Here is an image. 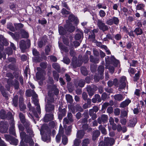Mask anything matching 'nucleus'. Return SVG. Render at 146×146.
I'll return each mask as SVG.
<instances>
[{
	"instance_id": "44",
	"label": "nucleus",
	"mask_w": 146,
	"mask_h": 146,
	"mask_svg": "<svg viewBox=\"0 0 146 146\" xmlns=\"http://www.w3.org/2000/svg\"><path fill=\"white\" fill-rule=\"evenodd\" d=\"M24 126L26 127V129H28L30 125V122L27 120H26L23 123H22Z\"/></svg>"
},
{
	"instance_id": "12",
	"label": "nucleus",
	"mask_w": 146,
	"mask_h": 146,
	"mask_svg": "<svg viewBox=\"0 0 146 146\" xmlns=\"http://www.w3.org/2000/svg\"><path fill=\"white\" fill-rule=\"evenodd\" d=\"M104 142L106 143V146H109L114 144V140L113 138L107 137L105 138Z\"/></svg>"
},
{
	"instance_id": "57",
	"label": "nucleus",
	"mask_w": 146,
	"mask_h": 146,
	"mask_svg": "<svg viewBox=\"0 0 146 146\" xmlns=\"http://www.w3.org/2000/svg\"><path fill=\"white\" fill-rule=\"evenodd\" d=\"M89 143V140L88 139H86L83 140L82 142V145L88 146Z\"/></svg>"
},
{
	"instance_id": "48",
	"label": "nucleus",
	"mask_w": 146,
	"mask_h": 146,
	"mask_svg": "<svg viewBox=\"0 0 146 146\" xmlns=\"http://www.w3.org/2000/svg\"><path fill=\"white\" fill-rule=\"evenodd\" d=\"M128 111L127 110H123L121 112V116L122 117H126L127 115V113Z\"/></svg>"
},
{
	"instance_id": "22",
	"label": "nucleus",
	"mask_w": 146,
	"mask_h": 146,
	"mask_svg": "<svg viewBox=\"0 0 146 146\" xmlns=\"http://www.w3.org/2000/svg\"><path fill=\"white\" fill-rule=\"evenodd\" d=\"M100 133L98 130H96L93 132L92 135V139L95 140L96 138L100 135Z\"/></svg>"
},
{
	"instance_id": "64",
	"label": "nucleus",
	"mask_w": 146,
	"mask_h": 146,
	"mask_svg": "<svg viewBox=\"0 0 146 146\" xmlns=\"http://www.w3.org/2000/svg\"><path fill=\"white\" fill-rule=\"evenodd\" d=\"M6 118H7L8 119H11L12 120L13 119L12 114L10 112L8 113L7 115H6Z\"/></svg>"
},
{
	"instance_id": "30",
	"label": "nucleus",
	"mask_w": 146,
	"mask_h": 146,
	"mask_svg": "<svg viewBox=\"0 0 146 146\" xmlns=\"http://www.w3.org/2000/svg\"><path fill=\"white\" fill-rule=\"evenodd\" d=\"M19 117L22 123H23L26 120L24 115L21 113H20L19 114Z\"/></svg>"
},
{
	"instance_id": "50",
	"label": "nucleus",
	"mask_w": 146,
	"mask_h": 146,
	"mask_svg": "<svg viewBox=\"0 0 146 146\" xmlns=\"http://www.w3.org/2000/svg\"><path fill=\"white\" fill-rule=\"evenodd\" d=\"M22 36L23 38H27L29 37L28 33L25 31L23 30L21 31Z\"/></svg>"
},
{
	"instance_id": "16",
	"label": "nucleus",
	"mask_w": 146,
	"mask_h": 146,
	"mask_svg": "<svg viewBox=\"0 0 146 146\" xmlns=\"http://www.w3.org/2000/svg\"><path fill=\"white\" fill-rule=\"evenodd\" d=\"M67 27H65V29L68 31L70 32H72L74 31L75 30V27L74 26L72 25L70 23L67 22Z\"/></svg>"
},
{
	"instance_id": "41",
	"label": "nucleus",
	"mask_w": 146,
	"mask_h": 146,
	"mask_svg": "<svg viewBox=\"0 0 146 146\" xmlns=\"http://www.w3.org/2000/svg\"><path fill=\"white\" fill-rule=\"evenodd\" d=\"M53 67L58 71L60 70V67L59 65L56 63H53L52 64Z\"/></svg>"
},
{
	"instance_id": "61",
	"label": "nucleus",
	"mask_w": 146,
	"mask_h": 146,
	"mask_svg": "<svg viewBox=\"0 0 146 146\" xmlns=\"http://www.w3.org/2000/svg\"><path fill=\"white\" fill-rule=\"evenodd\" d=\"M100 16L101 17H104L106 15L105 12L103 10H100L99 12Z\"/></svg>"
},
{
	"instance_id": "13",
	"label": "nucleus",
	"mask_w": 146,
	"mask_h": 146,
	"mask_svg": "<svg viewBox=\"0 0 146 146\" xmlns=\"http://www.w3.org/2000/svg\"><path fill=\"white\" fill-rule=\"evenodd\" d=\"M77 18L75 17L73 15H70L68 17V20H67L66 22L68 23H70L71 22V24L73 25L75 23L77 22Z\"/></svg>"
},
{
	"instance_id": "7",
	"label": "nucleus",
	"mask_w": 146,
	"mask_h": 146,
	"mask_svg": "<svg viewBox=\"0 0 146 146\" xmlns=\"http://www.w3.org/2000/svg\"><path fill=\"white\" fill-rule=\"evenodd\" d=\"M119 20L117 17H113L111 19L107 20L106 23L110 25H112L113 24L117 25L119 23Z\"/></svg>"
},
{
	"instance_id": "8",
	"label": "nucleus",
	"mask_w": 146,
	"mask_h": 146,
	"mask_svg": "<svg viewBox=\"0 0 146 146\" xmlns=\"http://www.w3.org/2000/svg\"><path fill=\"white\" fill-rule=\"evenodd\" d=\"M8 126L7 123L1 122L0 124V132L2 133H6L8 130Z\"/></svg>"
},
{
	"instance_id": "32",
	"label": "nucleus",
	"mask_w": 146,
	"mask_h": 146,
	"mask_svg": "<svg viewBox=\"0 0 146 146\" xmlns=\"http://www.w3.org/2000/svg\"><path fill=\"white\" fill-rule=\"evenodd\" d=\"M51 90L54 91V92L56 95H57L59 93V91L56 87L55 85H52Z\"/></svg>"
},
{
	"instance_id": "24",
	"label": "nucleus",
	"mask_w": 146,
	"mask_h": 146,
	"mask_svg": "<svg viewBox=\"0 0 146 146\" xmlns=\"http://www.w3.org/2000/svg\"><path fill=\"white\" fill-rule=\"evenodd\" d=\"M0 90L3 96L5 97L6 100L8 99V95L6 93L5 91L4 90L3 87L1 86L0 88Z\"/></svg>"
},
{
	"instance_id": "28",
	"label": "nucleus",
	"mask_w": 146,
	"mask_h": 146,
	"mask_svg": "<svg viewBox=\"0 0 146 146\" xmlns=\"http://www.w3.org/2000/svg\"><path fill=\"white\" fill-rule=\"evenodd\" d=\"M59 46L60 48L64 51L67 52L69 51V49L67 47L64 46L62 43H59Z\"/></svg>"
},
{
	"instance_id": "26",
	"label": "nucleus",
	"mask_w": 146,
	"mask_h": 146,
	"mask_svg": "<svg viewBox=\"0 0 146 146\" xmlns=\"http://www.w3.org/2000/svg\"><path fill=\"white\" fill-rule=\"evenodd\" d=\"M18 142V140L17 139L13 137L12 139L10 141L9 143L11 144L17 145Z\"/></svg>"
},
{
	"instance_id": "54",
	"label": "nucleus",
	"mask_w": 146,
	"mask_h": 146,
	"mask_svg": "<svg viewBox=\"0 0 146 146\" xmlns=\"http://www.w3.org/2000/svg\"><path fill=\"white\" fill-rule=\"evenodd\" d=\"M14 25L15 27V29H21L23 27V25L22 24H14Z\"/></svg>"
},
{
	"instance_id": "38",
	"label": "nucleus",
	"mask_w": 146,
	"mask_h": 146,
	"mask_svg": "<svg viewBox=\"0 0 146 146\" xmlns=\"http://www.w3.org/2000/svg\"><path fill=\"white\" fill-rule=\"evenodd\" d=\"M68 142V139L67 137L64 135L62 136V142L63 144L64 145H66L67 144Z\"/></svg>"
},
{
	"instance_id": "17",
	"label": "nucleus",
	"mask_w": 146,
	"mask_h": 146,
	"mask_svg": "<svg viewBox=\"0 0 146 146\" xmlns=\"http://www.w3.org/2000/svg\"><path fill=\"white\" fill-rule=\"evenodd\" d=\"M120 82L121 84L120 86V88H123L125 87L126 84V78L125 77L122 76L121 78Z\"/></svg>"
},
{
	"instance_id": "5",
	"label": "nucleus",
	"mask_w": 146,
	"mask_h": 146,
	"mask_svg": "<svg viewBox=\"0 0 146 146\" xmlns=\"http://www.w3.org/2000/svg\"><path fill=\"white\" fill-rule=\"evenodd\" d=\"M37 70L38 71L36 73L37 79L42 80H44L46 75L45 72L44 70H40V68L39 67L37 68Z\"/></svg>"
},
{
	"instance_id": "2",
	"label": "nucleus",
	"mask_w": 146,
	"mask_h": 146,
	"mask_svg": "<svg viewBox=\"0 0 146 146\" xmlns=\"http://www.w3.org/2000/svg\"><path fill=\"white\" fill-rule=\"evenodd\" d=\"M27 95L30 97L32 96L33 97V101L34 104L37 106L36 108L38 113H40V106L38 104V100L37 98V95L36 94L34 91L32 90H30L28 93L27 94Z\"/></svg>"
},
{
	"instance_id": "40",
	"label": "nucleus",
	"mask_w": 146,
	"mask_h": 146,
	"mask_svg": "<svg viewBox=\"0 0 146 146\" xmlns=\"http://www.w3.org/2000/svg\"><path fill=\"white\" fill-rule=\"evenodd\" d=\"M81 71L82 73L85 76L87 75L88 73L86 69L84 67H82L81 68Z\"/></svg>"
},
{
	"instance_id": "63",
	"label": "nucleus",
	"mask_w": 146,
	"mask_h": 146,
	"mask_svg": "<svg viewBox=\"0 0 146 146\" xmlns=\"http://www.w3.org/2000/svg\"><path fill=\"white\" fill-rule=\"evenodd\" d=\"M144 5L143 4H140L136 6L137 10H141L143 9Z\"/></svg>"
},
{
	"instance_id": "31",
	"label": "nucleus",
	"mask_w": 146,
	"mask_h": 146,
	"mask_svg": "<svg viewBox=\"0 0 146 146\" xmlns=\"http://www.w3.org/2000/svg\"><path fill=\"white\" fill-rule=\"evenodd\" d=\"M87 89L90 96H92L94 94V91L91 87L88 86Z\"/></svg>"
},
{
	"instance_id": "62",
	"label": "nucleus",
	"mask_w": 146,
	"mask_h": 146,
	"mask_svg": "<svg viewBox=\"0 0 146 146\" xmlns=\"http://www.w3.org/2000/svg\"><path fill=\"white\" fill-rule=\"evenodd\" d=\"M6 53H7L8 55H11L12 53V51L10 47H8L5 50Z\"/></svg>"
},
{
	"instance_id": "1",
	"label": "nucleus",
	"mask_w": 146,
	"mask_h": 146,
	"mask_svg": "<svg viewBox=\"0 0 146 146\" xmlns=\"http://www.w3.org/2000/svg\"><path fill=\"white\" fill-rule=\"evenodd\" d=\"M106 62V68L108 69L110 72L111 74L113 73L114 70V68L113 66L109 65V64H113L115 66H120V64L119 61L116 59L113 56H111L110 59V61H108L107 59V58H105Z\"/></svg>"
},
{
	"instance_id": "35",
	"label": "nucleus",
	"mask_w": 146,
	"mask_h": 146,
	"mask_svg": "<svg viewBox=\"0 0 146 146\" xmlns=\"http://www.w3.org/2000/svg\"><path fill=\"white\" fill-rule=\"evenodd\" d=\"M90 61L92 62H94L95 63H97L98 62L99 59L98 58H94L92 55L90 56Z\"/></svg>"
},
{
	"instance_id": "10",
	"label": "nucleus",
	"mask_w": 146,
	"mask_h": 146,
	"mask_svg": "<svg viewBox=\"0 0 146 146\" xmlns=\"http://www.w3.org/2000/svg\"><path fill=\"white\" fill-rule=\"evenodd\" d=\"M6 76L10 78L7 81V83L8 85V86H6L7 90H9L10 87L12 84V81L11 79L13 78L14 76L12 74L10 73H7L6 75Z\"/></svg>"
},
{
	"instance_id": "27",
	"label": "nucleus",
	"mask_w": 146,
	"mask_h": 146,
	"mask_svg": "<svg viewBox=\"0 0 146 146\" xmlns=\"http://www.w3.org/2000/svg\"><path fill=\"white\" fill-rule=\"evenodd\" d=\"M0 116L2 119H4L6 118V115L5 111L3 110H1L0 112Z\"/></svg>"
},
{
	"instance_id": "43",
	"label": "nucleus",
	"mask_w": 146,
	"mask_h": 146,
	"mask_svg": "<svg viewBox=\"0 0 146 146\" xmlns=\"http://www.w3.org/2000/svg\"><path fill=\"white\" fill-rule=\"evenodd\" d=\"M18 97L17 96H15L13 98V104L14 106L16 107L18 105Z\"/></svg>"
},
{
	"instance_id": "23",
	"label": "nucleus",
	"mask_w": 146,
	"mask_h": 146,
	"mask_svg": "<svg viewBox=\"0 0 146 146\" xmlns=\"http://www.w3.org/2000/svg\"><path fill=\"white\" fill-rule=\"evenodd\" d=\"M84 134L85 133L84 131L80 130L77 132V137L78 138L82 139L83 138Z\"/></svg>"
},
{
	"instance_id": "52",
	"label": "nucleus",
	"mask_w": 146,
	"mask_h": 146,
	"mask_svg": "<svg viewBox=\"0 0 146 146\" xmlns=\"http://www.w3.org/2000/svg\"><path fill=\"white\" fill-rule=\"evenodd\" d=\"M64 133V131L63 128L61 125H60L59 130V133L58 134L61 135H63Z\"/></svg>"
},
{
	"instance_id": "39",
	"label": "nucleus",
	"mask_w": 146,
	"mask_h": 146,
	"mask_svg": "<svg viewBox=\"0 0 146 146\" xmlns=\"http://www.w3.org/2000/svg\"><path fill=\"white\" fill-rule=\"evenodd\" d=\"M134 31L137 35H141L143 33L142 29L139 28H136Z\"/></svg>"
},
{
	"instance_id": "46",
	"label": "nucleus",
	"mask_w": 146,
	"mask_h": 146,
	"mask_svg": "<svg viewBox=\"0 0 146 146\" xmlns=\"http://www.w3.org/2000/svg\"><path fill=\"white\" fill-rule=\"evenodd\" d=\"M53 73L54 79L58 81L59 77V75L55 71H53Z\"/></svg>"
},
{
	"instance_id": "11",
	"label": "nucleus",
	"mask_w": 146,
	"mask_h": 146,
	"mask_svg": "<svg viewBox=\"0 0 146 146\" xmlns=\"http://www.w3.org/2000/svg\"><path fill=\"white\" fill-rule=\"evenodd\" d=\"M8 44L7 42L5 40L3 36L0 35V50L3 49V45L7 46Z\"/></svg>"
},
{
	"instance_id": "49",
	"label": "nucleus",
	"mask_w": 146,
	"mask_h": 146,
	"mask_svg": "<svg viewBox=\"0 0 146 146\" xmlns=\"http://www.w3.org/2000/svg\"><path fill=\"white\" fill-rule=\"evenodd\" d=\"M4 137L6 141H8L9 142L13 138L12 137L9 135L7 134L4 135Z\"/></svg>"
},
{
	"instance_id": "15",
	"label": "nucleus",
	"mask_w": 146,
	"mask_h": 146,
	"mask_svg": "<svg viewBox=\"0 0 146 146\" xmlns=\"http://www.w3.org/2000/svg\"><path fill=\"white\" fill-rule=\"evenodd\" d=\"M131 102L130 100L129 99H127L121 103L120 107L122 108L125 107L127 106Z\"/></svg>"
},
{
	"instance_id": "42",
	"label": "nucleus",
	"mask_w": 146,
	"mask_h": 146,
	"mask_svg": "<svg viewBox=\"0 0 146 146\" xmlns=\"http://www.w3.org/2000/svg\"><path fill=\"white\" fill-rule=\"evenodd\" d=\"M58 31L60 35H63L65 33V31L62 27L60 26L59 27Z\"/></svg>"
},
{
	"instance_id": "29",
	"label": "nucleus",
	"mask_w": 146,
	"mask_h": 146,
	"mask_svg": "<svg viewBox=\"0 0 146 146\" xmlns=\"http://www.w3.org/2000/svg\"><path fill=\"white\" fill-rule=\"evenodd\" d=\"M7 28L12 31H14L15 30V28H14L12 24L10 23H8L7 24Z\"/></svg>"
},
{
	"instance_id": "55",
	"label": "nucleus",
	"mask_w": 146,
	"mask_h": 146,
	"mask_svg": "<svg viewBox=\"0 0 146 146\" xmlns=\"http://www.w3.org/2000/svg\"><path fill=\"white\" fill-rule=\"evenodd\" d=\"M9 132L10 134H12L13 135L15 136L16 133L15 129L13 126L10 128L9 129Z\"/></svg>"
},
{
	"instance_id": "59",
	"label": "nucleus",
	"mask_w": 146,
	"mask_h": 146,
	"mask_svg": "<svg viewBox=\"0 0 146 146\" xmlns=\"http://www.w3.org/2000/svg\"><path fill=\"white\" fill-rule=\"evenodd\" d=\"M139 71H138L137 73L135 74L134 77V81H136L139 79Z\"/></svg>"
},
{
	"instance_id": "3",
	"label": "nucleus",
	"mask_w": 146,
	"mask_h": 146,
	"mask_svg": "<svg viewBox=\"0 0 146 146\" xmlns=\"http://www.w3.org/2000/svg\"><path fill=\"white\" fill-rule=\"evenodd\" d=\"M20 136L22 141H24L25 142L29 143L30 146H33L34 143L33 140L31 137L26 135L25 132H21Z\"/></svg>"
},
{
	"instance_id": "56",
	"label": "nucleus",
	"mask_w": 146,
	"mask_h": 146,
	"mask_svg": "<svg viewBox=\"0 0 146 146\" xmlns=\"http://www.w3.org/2000/svg\"><path fill=\"white\" fill-rule=\"evenodd\" d=\"M120 110L119 109L116 108L114 110V113L115 116L119 115L120 113Z\"/></svg>"
},
{
	"instance_id": "51",
	"label": "nucleus",
	"mask_w": 146,
	"mask_h": 146,
	"mask_svg": "<svg viewBox=\"0 0 146 146\" xmlns=\"http://www.w3.org/2000/svg\"><path fill=\"white\" fill-rule=\"evenodd\" d=\"M85 81L84 80H79L78 83V86L81 87H82L84 86Z\"/></svg>"
},
{
	"instance_id": "45",
	"label": "nucleus",
	"mask_w": 146,
	"mask_h": 146,
	"mask_svg": "<svg viewBox=\"0 0 146 146\" xmlns=\"http://www.w3.org/2000/svg\"><path fill=\"white\" fill-rule=\"evenodd\" d=\"M100 117L101 118L102 122L105 123L107 121L108 116L107 115L103 114L102 115L101 117Z\"/></svg>"
},
{
	"instance_id": "37",
	"label": "nucleus",
	"mask_w": 146,
	"mask_h": 146,
	"mask_svg": "<svg viewBox=\"0 0 146 146\" xmlns=\"http://www.w3.org/2000/svg\"><path fill=\"white\" fill-rule=\"evenodd\" d=\"M99 129L101 131L102 133L104 134H106V131L105 128L102 125H100L99 127Z\"/></svg>"
},
{
	"instance_id": "20",
	"label": "nucleus",
	"mask_w": 146,
	"mask_h": 146,
	"mask_svg": "<svg viewBox=\"0 0 146 146\" xmlns=\"http://www.w3.org/2000/svg\"><path fill=\"white\" fill-rule=\"evenodd\" d=\"M137 122V119L136 117H134L133 119L130 120L128 125L130 127L134 126Z\"/></svg>"
},
{
	"instance_id": "19",
	"label": "nucleus",
	"mask_w": 146,
	"mask_h": 146,
	"mask_svg": "<svg viewBox=\"0 0 146 146\" xmlns=\"http://www.w3.org/2000/svg\"><path fill=\"white\" fill-rule=\"evenodd\" d=\"M125 98L124 96L121 94H118L115 95L114 96V98L115 100L117 101H121Z\"/></svg>"
},
{
	"instance_id": "47",
	"label": "nucleus",
	"mask_w": 146,
	"mask_h": 146,
	"mask_svg": "<svg viewBox=\"0 0 146 146\" xmlns=\"http://www.w3.org/2000/svg\"><path fill=\"white\" fill-rule=\"evenodd\" d=\"M61 12L62 15H64L65 16L69 14H70V12L66 10L64 8L62 9L61 10Z\"/></svg>"
},
{
	"instance_id": "34",
	"label": "nucleus",
	"mask_w": 146,
	"mask_h": 146,
	"mask_svg": "<svg viewBox=\"0 0 146 146\" xmlns=\"http://www.w3.org/2000/svg\"><path fill=\"white\" fill-rule=\"evenodd\" d=\"M104 67L100 66H99L98 68V71L99 74L100 75H102L103 74L104 71Z\"/></svg>"
},
{
	"instance_id": "18",
	"label": "nucleus",
	"mask_w": 146,
	"mask_h": 146,
	"mask_svg": "<svg viewBox=\"0 0 146 146\" xmlns=\"http://www.w3.org/2000/svg\"><path fill=\"white\" fill-rule=\"evenodd\" d=\"M19 45L20 48L23 51H24L27 48L26 42L23 40L20 41Z\"/></svg>"
},
{
	"instance_id": "60",
	"label": "nucleus",
	"mask_w": 146,
	"mask_h": 146,
	"mask_svg": "<svg viewBox=\"0 0 146 146\" xmlns=\"http://www.w3.org/2000/svg\"><path fill=\"white\" fill-rule=\"evenodd\" d=\"M81 142L80 139H76L74 141V144L76 146H78L80 144Z\"/></svg>"
},
{
	"instance_id": "6",
	"label": "nucleus",
	"mask_w": 146,
	"mask_h": 146,
	"mask_svg": "<svg viewBox=\"0 0 146 146\" xmlns=\"http://www.w3.org/2000/svg\"><path fill=\"white\" fill-rule=\"evenodd\" d=\"M97 25L99 29L102 30L104 32L107 31L109 29L108 26L106 25L102 21L100 20H98Z\"/></svg>"
},
{
	"instance_id": "25",
	"label": "nucleus",
	"mask_w": 146,
	"mask_h": 146,
	"mask_svg": "<svg viewBox=\"0 0 146 146\" xmlns=\"http://www.w3.org/2000/svg\"><path fill=\"white\" fill-rule=\"evenodd\" d=\"M93 110L91 109L89 111V115L92 116V118L93 119H96L97 117L96 114V113H94Z\"/></svg>"
},
{
	"instance_id": "14",
	"label": "nucleus",
	"mask_w": 146,
	"mask_h": 146,
	"mask_svg": "<svg viewBox=\"0 0 146 146\" xmlns=\"http://www.w3.org/2000/svg\"><path fill=\"white\" fill-rule=\"evenodd\" d=\"M53 115L52 114H46L44 118V121L46 122L52 120L53 119Z\"/></svg>"
},
{
	"instance_id": "53",
	"label": "nucleus",
	"mask_w": 146,
	"mask_h": 146,
	"mask_svg": "<svg viewBox=\"0 0 146 146\" xmlns=\"http://www.w3.org/2000/svg\"><path fill=\"white\" fill-rule=\"evenodd\" d=\"M27 133H29L31 137H33L34 134H33V131L30 128H29L27 129Z\"/></svg>"
},
{
	"instance_id": "9",
	"label": "nucleus",
	"mask_w": 146,
	"mask_h": 146,
	"mask_svg": "<svg viewBox=\"0 0 146 146\" xmlns=\"http://www.w3.org/2000/svg\"><path fill=\"white\" fill-rule=\"evenodd\" d=\"M73 121V116L70 113H68L67 117H65L63 119V123L64 124H69Z\"/></svg>"
},
{
	"instance_id": "21",
	"label": "nucleus",
	"mask_w": 146,
	"mask_h": 146,
	"mask_svg": "<svg viewBox=\"0 0 146 146\" xmlns=\"http://www.w3.org/2000/svg\"><path fill=\"white\" fill-rule=\"evenodd\" d=\"M46 110L47 112L53 110L54 109V106L53 105L47 104L46 106Z\"/></svg>"
},
{
	"instance_id": "33",
	"label": "nucleus",
	"mask_w": 146,
	"mask_h": 146,
	"mask_svg": "<svg viewBox=\"0 0 146 146\" xmlns=\"http://www.w3.org/2000/svg\"><path fill=\"white\" fill-rule=\"evenodd\" d=\"M66 98L68 102L71 103L72 102V97L69 94L66 95Z\"/></svg>"
},
{
	"instance_id": "36",
	"label": "nucleus",
	"mask_w": 146,
	"mask_h": 146,
	"mask_svg": "<svg viewBox=\"0 0 146 146\" xmlns=\"http://www.w3.org/2000/svg\"><path fill=\"white\" fill-rule=\"evenodd\" d=\"M83 35V33L82 32L80 31L79 33L76 34L75 37V39L76 40H80Z\"/></svg>"
},
{
	"instance_id": "4",
	"label": "nucleus",
	"mask_w": 146,
	"mask_h": 146,
	"mask_svg": "<svg viewBox=\"0 0 146 146\" xmlns=\"http://www.w3.org/2000/svg\"><path fill=\"white\" fill-rule=\"evenodd\" d=\"M70 54L72 56H73L72 63L73 67L76 68L77 66H80L82 64V62L81 61H80V62L78 61L79 63L77 64V58L74 56L75 55V53L74 51L73 50H71L70 51Z\"/></svg>"
},
{
	"instance_id": "58",
	"label": "nucleus",
	"mask_w": 146,
	"mask_h": 146,
	"mask_svg": "<svg viewBox=\"0 0 146 146\" xmlns=\"http://www.w3.org/2000/svg\"><path fill=\"white\" fill-rule=\"evenodd\" d=\"M19 107L20 110L21 111H24L26 108L25 105L23 103L19 104Z\"/></svg>"
}]
</instances>
